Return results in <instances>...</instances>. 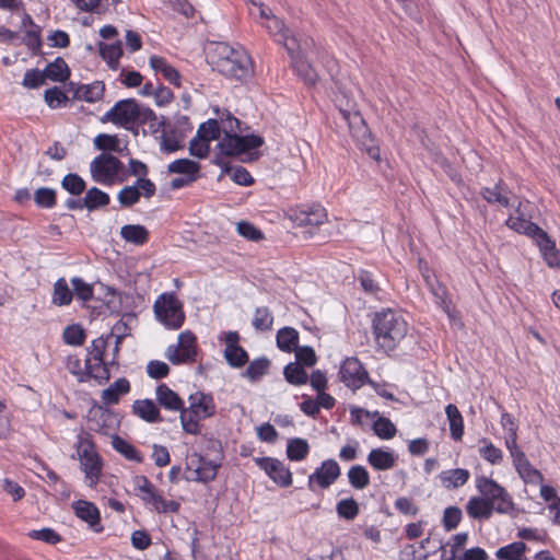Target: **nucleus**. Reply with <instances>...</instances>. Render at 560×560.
<instances>
[{"label":"nucleus","instance_id":"603ef678","mask_svg":"<svg viewBox=\"0 0 560 560\" xmlns=\"http://www.w3.org/2000/svg\"><path fill=\"white\" fill-rule=\"evenodd\" d=\"M61 186L73 196L81 195L86 187L84 179L75 173L67 174L61 180Z\"/></svg>","mask_w":560,"mask_h":560},{"label":"nucleus","instance_id":"09e8293b","mask_svg":"<svg viewBox=\"0 0 560 560\" xmlns=\"http://www.w3.org/2000/svg\"><path fill=\"white\" fill-rule=\"evenodd\" d=\"M253 327L258 331H268L272 328L273 315L267 306H260L255 310L253 316Z\"/></svg>","mask_w":560,"mask_h":560},{"label":"nucleus","instance_id":"8fccbe9b","mask_svg":"<svg viewBox=\"0 0 560 560\" xmlns=\"http://www.w3.org/2000/svg\"><path fill=\"white\" fill-rule=\"evenodd\" d=\"M136 124L148 125L153 132H158L164 125V121L151 108L139 105V115L137 116Z\"/></svg>","mask_w":560,"mask_h":560},{"label":"nucleus","instance_id":"6ab92c4d","mask_svg":"<svg viewBox=\"0 0 560 560\" xmlns=\"http://www.w3.org/2000/svg\"><path fill=\"white\" fill-rule=\"evenodd\" d=\"M340 114L342 118L351 126L352 122H360L362 126L360 130L362 131V147L365 149L366 153L373 160H380V149L375 145L369 144V142H373L371 139V135L368 131L366 126L363 124V120L357 110H352L351 108H340Z\"/></svg>","mask_w":560,"mask_h":560},{"label":"nucleus","instance_id":"864d4df0","mask_svg":"<svg viewBox=\"0 0 560 560\" xmlns=\"http://www.w3.org/2000/svg\"><path fill=\"white\" fill-rule=\"evenodd\" d=\"M109 418L108 412L103 408L92 409L88 416L89 429L95 432H104L106 420Z\"/></svg>","mask_w":560,"mask_h":560},{"label":"nucleus","instance_id":"7c9ffc66","mask_svg":"<svg viewBox=\"0 0 560 560\" xmlns=\"http://www.w3.org/2000/svg\"><path fill=\"white\" fill-rule=\"evenodd\" d=\"M469 471L464 468H455L442 471L440 474V480L442 485L447 489H456L464 486L469 479Z\"/></svg>","mask_w":560,"mask_h":560},{"label":"nucleus","instance_id":"20e7f679","mask_svg":"<svg viewBox=\"0 0 560 560\" xmlns=\"http://www.w3.org/2000/svg\"><path fill=\"white\" fill-rule=\"evenodd\" d=\"M221 121L225 136L219 142V148L223 154L237 156L264 144V139L260 136H238L241 121L232 116L231 113H226V117L221 118Z\"/></svg>","mask_w":560,"mask_h":560},{"label":"nucleus","instance_id":"f03ea898","mask_svg":"<svg viewBox=\"0 0 560 560\" xmlns=\"http://www.w3.org/2000/svg\"><path fill=\"white\" fill-rule=\"evenodd\" d=\"M210 58L215 69L231 80L246 82L254 74L252 58L243 47L217 43L210 52Z\"/></svg>","mask_w":560,"mask_h":560},{"label":"nucleus","instance_id":"6e6552de","mask_svg":"<svg viewBox=\"0 0 560 560\" xmlns=\"http://www.w3.org/2000/svg\"><path fill=\"white\" fill-rule=\"evenodd\" d=\"M122 167V163L116 156L102 153L91 162L90 172L96 183L112 185Z\"/></svg>","mask_w":560,"mask_h":560},{"label":"nucleus","instance_id":"4468645a","mask_svg":"<svg viewBox=\"0 0 560 560\" xmlns=\"http://www.w3.org/2000/svg\"><path fill=\"white\" fill-rule=\"evenodd\" d=\"M254 462L280 487L287 488L292 485V474L281 460L272 457H256Z\"/></svg>","mask_w":560,"mask_h":560},{"label":"nucleus","instance_id":"0e129e2a","mask_svg":"<svg viewBox=\"0 0 560 560\" xmlns=\"http://www.w3.org/2000/svg\"><path fill=\"white\" fill-rule=\"evenodd\" d=\"M462 510L457 506H448L443 513V526L446 530L455 529L462 521Z\"/></svg>","mask_w":560,"mask_h":560},{"label":"nucleus","instance_id":"ea45409f","mask_svg":"<svg viewBox=\"0 0 560 560\" xmlns=\"http://www.w3.org/2000/svg\"><path fill=\"white\" fill-rule=\"evenodd\" d=\"M310 453V444L305 439H290L287 444V456L290 460L300 462Z\"/></svg>","mask_w":560,"mask_h":560},{"label":"nucleus","instance_id":"13d9d810","mask_svg":"<svg viewBox=\"0 0 560 560\" xmlns=\"http://www.w3.org/2000/svg\"><path fill=\"white\" fill-rule=\"evenodd\" d=\"M180 411V422L185 432L189 434H199L200 433V417L194 415L189 409L183 407Z\"/></svg>","mask_w":560,"mask_h":560},{"label":"nucleus","instance_id":"f257e3e1","mask_svg":"<svg viewBox=\"0 0 560 560\" xmlns=\"http://www.w3.org/2000/svg\"><path fill=\"white\" fill-rule=\"evenodd\" d=\"M479 495L471 497L466 504V512L472 520L488 521L494 512L513 515L516 505L511 494L492 478L477 476L475 479Z\"/></svg>","mask_w":560,"mask_h":560},{"label":"nucleus","instance_id":"e2e57ef3","mask_svg":"<svg viewBox=\"0 0 560 560\" xmlns=\"http://www.w3.org/2000/svg\"><path fill=\"white\" fill-rule=\"evenodd\" d=\"M63 341L71 346H82L85 340V331L80 325L67 326L63 330Z\"/></svg>","mask_w":560,"mask_h":560},{"label":"nucleus","instance_id":"c85d7f7f","mask_svg":"<svg viewBox=\"0 0 560 560\" xmlns=\"http://www.w3.org/2000/svg\"><path fill=\"white\" fill-rule=\"evenodd\" d=\"M112 365L107 360L102 362L91 361V359L85 360V369H86V381L93 378L97 382L98 385H103L110 378L109 368Z\"/></svg>","mask_w":560,"mask_h":560},{"label":"nucleus","instance_id":"de8ad7c7","mask_svg":"<svg viewBox=\"0 0 560 560\" xmlns=\"http://www.w3.org/2000/svg\"><path fill=\"white\" fill-rule=\"evenodd\" d=\"M100 55L107 61L112 69L116 70L118 67V60L122 55L120 42L109 45L100 43Z\"/></svg>","mask_w":560,"mask_h":560},{"label":"nucleus","instance_id":"49530a36","mask_svg":"<svg viewBox=\"0 0 560 560\" xmlns=\"http://www.w3.org/2000/svg\"><path fill=\"white\" fill-rule=\"evenodd\" d=\"M73 292L70 290L65 278H59L54 284L52 303L57 306L69 305Z\"/></svg>","mask_w":560,"mask_h":560},{"label":"nucleus","instance_id":"79ce46f5","mask_svg":"<svg viewBox=\"0 0 560 560\" xmlns=\"http://www.w3.org/2000/svg\"><path fill=\"white\" fill-rule=\"evenodd\" d=\"M114 338V334L109 332L106 337L101 336L94 339L91 342V346L88 348L89 357L86 359H91V361L102 362L107 360L105 358L106 348L109 345V341Z\"/></svg>","mask_w":560,"mask_h":560},{"label":"nucleus","instance_id":"680f3d73","mask_svg":"<svg viewBox=\"0 0 560 560\" xmlns=\"http://www.w3.org/2000/svg\"><path fill=\"white\" fill-rule=\"evenodd\" d=\"M34 201L40 208H52L57 202L55 189L47 187L38 188L34 194Z\"/></svg>","mask_w":560,"mask_h":560},{"label":"nucleus","instance_id":"338daca9","mask_svg":"<svg viewBox=\"0 0 560 560\" xmlns=\"http://www.w3.org/2000/svg\"><path fill=\"white\" fill-rule=\"evenodd\" d=\"M73 291L78 299L88 302L93 298V287L86 283L81 278L74 277L71 279Z\"/></svg>","mask_w":560,"mask_h":560},{"label":"nucleus","instance_id":"cd10ccee","mask_svg":"<svg viewBox=\"0 0 560 560\" xmlns=\"http://www.w3.org/2000/svg\"><path fill=\"white\" fill-rule=\"evenodd\" d=\"M130 392V383L127 378L121 377L116 380L107 388L103 389L101 398L105 405H115L119 401L122 395Z\"/></svg>","mask_w":560,"mask_h":560},{"label":"nucleus","instance_id":"7ed1b4c3","mask_svg":"<svg viewBox=\"0 0 560 560\" xmlns=\"http://www.w3.org/2000/svg\"><path fill=\"white\" fill-rule=\"evenodd\" d=\"M408 324L404 316L395 311L386 310L376 313L373 318L375 340L384 350H393L406 337Z\"/></svg>","mask_w":560,"mask_h":560},{"label":"nucleus","instance_id":"a19ab883","mask_svg":"<svg viewBox=\"0 0 560 560\" xmlns=\"http://www.w3.org/2000/svg\"><path fill=\"white\" fill-rule=\"evenodd\" d=\"M478 452L491 465H500L503 460L502 451L486 438L479 441Z\"/></svg>","mask_w":560,"mask_h":560},{"label":"nucleus","instance_id":"4d7b16f0","mask_svg":"<svg viewBox=\"0 0 560 560\" xmlns=\"http://www.w3.org/2000/svg\"><path fill=\"white\" fill-rule=\"evenodd\" d=\"M373 431L380 439L389 440L396 435L397 429L388 418L380 417L373 423Z\"/></svg>","mask_w":560,"mask_h":560},{"label":"nucleus","instance_id":"bf43d9fd","mask_svg":"<svg viewBox=\"0 0 560 560\" xmlns=\"http://www.w3.org/2000/svg\"><path fill=\"white\" fill-rule=\"evenodd\" d=\"M196 137L210 144V141L220 137V128L218 121L215 119H209L208 121L201 124L198 128Z\"/></svg>","mask_w":560,"mask_h":560},{"label":"nucleus","instance_id":"f3484780","mask_svg":"<svg viewBox=\"0 0 560 560\" xmlns=\"http://www.w3.org/2000/svg\"><path fill=\"white\" fill-rule=\"evenodd\" d=\"M270 35L277 37V42L281 43L289 54H292L299 49L300 43L295 36L290 35V31L285 27L282 20L276 15L271 16L270 20L261 24Z\"/></svg>","mask_w":560,"mask_h":560},{"label":"nucleus","instance_id":"a878e982","mask_svg":"<svg viewBox=\"0 0 560 560\" xmlns=\"http://www.w3.org/2000/svg\"><path fill=\"white\" fill-rule=\"evenodd\" d=\"M149 63L156 73H161L171 84H174L177 88L180 86L179 72L171 66L165 58L161 56H151Z\"/></svg>","mask_w":560,"mask_h":560},{"label":"nucleus","instance_id":"dca6fc26","mask_svg":"<svg viewBox=\"0 0 560 560\" xmlns=\"http://www.w3.org/2000/svg\"><path fill=\"white\" fill-rule=\"evenodd\" d=\"M291 221L300 228L319 226L327 220L326 210L319 205L293 210L290 214Z\"/></svg>","mask_w":560,"mask_h":560},{"label":"nucleus","instance_id":"9d476101","mask_svg":"<svg viewBox=\"0 0 560 560\" xmlns=\"http://www.w3.org/2000/svg\"><path fill=\"white\" fill-rule=\"evenodd\" d=\"M139 104L133 98L118 101L101 118L102 122H112L116 126L129 128L137 121Z\"/></svg>","mask_w":560,"mask_h":560},{"label":"nucleus","instance_id":"ddd939ff","mask_svg":"<svg viewBox=\"0 0 560 560\" xmlns=\"http://www.w3.org/2000/svg\"><path fill=\"white\" fill-rule=\"evenodd\" d=\"M341 474L340 467L335 459L324 460L313 474L308 476V489L315 491V488H329L339 478Z\"/></svg>","mask_w":560,"mask_h":560},{"label":"nucleus","instance_id":"c9c22d12","mask_svg":"<svg viewBox=\"0 0 560 560\" xmlns=\"http://www.w3.org/2000/svg\"><path fill=\"white\" fill-rule=\"evenodd\" d=\"M121 237L135 245H143L148 242L149 232L143 225L126 224L120 229Z\"/></svg>","mask_w":560,"mask_h":560},{"label":"nucleus","instance_id":"a18cd8bd","mask_svg":"<svg viewBox=\"0 0 560 560\" xmlns=\"http://www.w3.org/2000/svg\"><path fill=\"white\" fill-rule=\"evenodd\" d=\"M109 200L108 194L97 187H92L86 191L83 203L88 210L93 211L107 206Z\"/></svg>","mask_w":560,"mask_h":560},{"label":"nucleus","instance_id":"58836bf2","mask_svg":"<svg viewBox=\"0 0 560 560\" xmlns=\"http://www.w3.org/2000/svg\"><path fill=\"white\" fill-rule=\"evenodd\" d=\"M168 173L183 174L185 176H197L199 177L200 164L198 162L188 159H178L173 161L167 166Z\"/></svg>","mask_w":560,"mask_h":560},{"label":"nucleus","instance_id":"b1692460","mask_svg":"<svg viewBox=\"0 0 560 560\" xmlns=\"http://www.w3.org/2000/svg\"><path fill=\"white\" fill-rule=\"evenodd\" d=\"M536 244L549 267L556 268L560 266V250L557 249L556 243L549 237L547 232L540 233Z\"/></svg>","mask_w":560,"mask_h":560},{"label":"nucleus","instance_id":"4c0bfd02","mask_svg":"<svg viewBox=\"0 0 560 560\" xmlns=\"http://www.w3.org/2000/svg\"><path fill=\"white\" fill-rule=\"evenodd\" d=\"M299 332L292 327H283L277 332V346L282 351L292 352L298 348Z\"/></svg>","mask_w":560,"mask_h":560},{"label":"nucleus","instance_id":"5701e85b","mask_svg":"<svg viewBox=\"0 0 560 560\" xmlns=\"http://www.w3.org/2000/svg\"><path fill=\"white\" fill-rule=\"evenodd\" d=\"M505 224L511 230L524 234L533 238L535 242L540 236V233L545 232L537 224L533 223L530 219L527 218L510 215L506 219Z\"/></svg>","mask_w":560,"mask_h":560},{"label":"nucleus","instance_id":"5fc2aeb1","mask_svg":"<svg viewBox=\"0 0 560 560\" xmlns=\"http://www.w3.org/2000/svg\"><path fill=\"white\" fill-rule=\"evenodd\" d=\"M269 360L266 358H259L249 363L245 371V376L250 380L252 382H255L259 380L261 376L267 374L269 369Z\"/></svg>","mask_w":560,"mask_h":560},{"label":"nucleus","instance_id":"37998d69","mask_svg":"<svg viewBox=\"0 0 560 560\" xmlns=\"http://www.w3.org/2000/svg\"><path fill=\"white\" fill-rule=\"evenodd\" d=\"M348 480L352 488L363 490L370 485V474L362 465H353L348 470Z\"/></svg>","mask_w":560,"mask_h":560},{"label":"nucleus","instance_id":"69168bd1","mask_svg":"<svg viewBox=\"0 0 560 560\" xmlns=\"http://www.w3.org/2000/svg\"><path fill=\"white\" fill-rule=\"evenodd\" d=\"M44 98L50 108L60 107L68 101L66 93L60 88L54 86L45 91Z\"/></svg>","mask_w":560,"mask_h":560},{"label":"nucleus","instance_id":"2eb2a0df","mask_svg":"<svg viewBox=\"0 0 560 560\" xmlns=\"http://www.w3.org/2000/svg\"><path fill=\"white\" fill-rule=\"evenodd\" d=\"M140 189L143 196L150 199L155 195L156 187L154 183L148 178H138L132 186H126L118 192V201L122 207H131L137 203L141 197Z\"/></svg>","mask_w":560,"mask_h":560},{"label":"nucleus","instance_id":"f8f14e48","mask_svg":"<svg viewBox=\"0 0 560 560\" xmlns=\"http://www.w3.org/2000/svg\"><path fill=\"white\" fill-rule=\"evenodd\" d=\"M339 380L352 390L361 388L370 381L363 364L354 357L347 358L342 361L339 369Z\"/></svg>","mask_w":560,"mask_h":560},{"label":"nucleus","instance_id":"39448f33","mask_svg":"<svg viewBox=\"0 0 560 560\" xmlns=\"http://www.w3.org/2000/svg\"><path fill=\"white\" fill-rule=\"evenodd\" d=\"M156 318L170 329H178L185 320L183 303L174 293H163L154 302Z\"/></svg>","mask_w":560,"mask_h":560},{"label":"nucleus","instance_id":"c756f323","mask_svg":"<svg viewBox=\"0 0 560 560\" xmlns=\"http://www.w3.org/2000/svg\"><path fill=\"white\" fill-rule=\"evenodd\" d=\"M132 409L135 415L147 422L155 423L162 421L160 410L151 399L136 400Z\"/></svg>","mask_w":560,"mask_h":560},{"label":"nucleus","instance_id":"473e14b6","mask_svg":"<svg viewBox=\"0 0 560 560\" xmlns=\"http://www.w3.org/2000/svg\"><path fill=\"white\" fill-rule=\"evenodd\" d=\"M445 413L450 423L451 436L455 441L462 440L464 434V420L458 408L455 405L450 404L445 407Z\"/></svg>","mask_w":560,"mask_h":560},{"label":"nucleus","instance_id":"f704fd0d","mask_svg":"<svg viewBox=\"0 0 560 560\" xmlns=\"http://www.w3.org/2000/svg\"><path fill=\"white\" fill-rule=\"evenodd\" d=\"M46 79L54 82H65L70 77V69L66 61L58 57L55 61L49 62L44 69Z\"/></svg>","mask_w":560,"mask_h":560},{"label":"nucleus","instance_id":"4be33fe9","mask_svg":"<svg viewBox=\"0 0 560 560\" xmlns=\"http://www.w3.org/2000/svg\"><path fill=\"white\" fill-rule=\"evenodd\" d=\"M397 455L382 447L373 448L366 460L375 470H389L396 466Z\"/></svg>","mask_w":560,"mask_h":560},{"label":"nucleus","instance_id":"1a4fd4ad","mask_svg":"<svg viewBox=\"0 0 560 560\" xmlns=\"http://www.w3.org/2000/svg\"><path fill=\"white\" fill-rule=\"evenodd\" d=\"M165 357L173 364L192 363L197 357V338L190 331L186 330L179 334L177 345L167 347Z\"/></svg>","mask_w":560,"mask_h":560},{"label":"nucleus","instance_id":"2f4dec72","mask_svg":"<svg viewBox=\"0 0 560 560\" xmlns=\"http://www.w3.org/2000/svg\"><path fill=\"white\" fill-rule=\"evenodd\" d=\"M105 92V85L101 81H95L91 84L80 85L74 91V97L89 103L100 101Z\"/></svg>","mask_w":560,"mask_h":560},{"label":"nucleus","instance_id":"9b49d317","mask_svg":"<svg viewBox=\"0 0 560 560\" xmlns=\"http://www.w3.org/2000/svg\"><path fill=\"white\" fill-rule=\"evenodd\" d=\"M137 489L141 492V499L152 505V508L159 513L177 512L179 510V503L173 500H165L151 483V481L140 476L136 479Z\"/></svg>","mask_w":560,"mask_h":560},{"label":"nucleus","instance_id":"412c9836","mask_svg":"<svg viewBox=\"0 0 560 560\" xmlns=\"http://www.w3.org/2000/svg\"><path fill=\"white\" fill-rule=\"evenodd\" d=\"M481 196L487 202L499 205L504 208L512 207L514 205L511 202V196L513 195L502 179L495 183L493 187H483L481 189Z\"/></svg>","mask_w":560,"mask_h":560},{"label":"nucleus","instance_id":"72a5a7b5","mask_svg":"<svg viewBox=\"0 0 560 560\" xmlns=\"http://www.w3.org/2000/svg\"><path fill=\"white\" fill-rule=\"evenodd\" d=\"M300 52L301 46L299 47L298 50L293 52V55L290 54L293 67L299 73V75H301L306 83L314 84L317 81V73L312 68V66L302 58Z\"/></svg>","mask_w":560,"mask_h":560},{"label":"nucleus","instance_id":"e433bc0d","mask_svg":"<svg viewBox=\"0 0 560 560\" xmlns=\"http://www.w3.org/2000/svg\"><path fill=\"white\" fill-rule=\"evenodd\" d=\"M113 448L121 454L126 459L135 463H142L143 455L125 439L114 435L112 439Z\"/></svg>","mask_w":560,"mask_h":560},{"label":"nucleus","instance_id":"aec40b11","mask_svg":"<svg viewBox=\"0 0 560 560\" xmlns=\"http://www.w3.org/2000/svg\"><path fill=\"white\" fill-rule=\"evenodd\" d=\"M74 514L82 521L86 522L94 532H101L100 511L96 505L85 500H78L72 503Z\"/></svg>","mask_w":560,"mask_h":560},{"label":"nucleus","instance_id":"6e6d98bb","mask_svg":"<svg viewBox=\"0 0 560 560\" xmlns=\"http://www.w3.org/2000/svg\"><path fill=\"white\" fill-rule=\"evenodd\" d=\"M94 145L102 151H121L120 141L116 135L100 133L94 138Z\"/></svg>","mask_w":560,"mask_h":560},{"label":"nucleus","instance_id":"393cba45","mask_svg":"<svg viewBox=\"0 0 560 560\" xmlns=\"http://www.w3.org/2000/svg\"><path fill=\"white\" fill-rule=\"evenodd\" d=\"M187 409L201 419H206L214 413L215 406L212 397L202 393H197L189 396V407Z\"/></svg>","mask_w":560,"mask_h":560},{"label":"nucleus","instance_id":"c03bdc74","mask_svg":"<svg viewBox=\"0 0 560 560\" xmlns=\"http://www.w3.org/2000/svg\"><path fill=\"white\" fill-rule=\"evenodd\" d=\"M283 375L289 384L295 386L304 385L308 381V375L304 368L294 362H291L284 366Z\"/></svg>","mask_w":560,"mask_h":560},{"label":"nucleus","instance_id":"0eeeda50","mask_svg":"<svg viewBox=\"0 0 560 560\" xmlns=\"http://www.w3.org/2000/svg\"><path fill=\"white\" fill-rule=\"evenodd\" d=\"M219 468V463L210 460L198 453H192L186 458L184 478L187 481L206 483L212 481L217 477Z\"/></svg>","mask_w":560,"mask_h":560},{"label":"nucleus","instance_id":"bb28decb","mask_svg":"<svg viewBox=\"0 0 560 560\" xmlns=\"http://www.w3.org/2000/svg\"><path fill=\"white\" fill-rule=\"evenodd\" d=\"M156 400L160 406L171 411H179L184 407L183 399L165 384L156 387Z\"/></svg>","mask_w":560,"mask_h":560},{"label":"nucleus","instance_id":"423d86ee","mask_svg":"<svg viewBox=\"0 0 560 560\" xmlns=\"http://www.w3.org/2000/svg\"><path fill=\"white\" fill-rule=\"evenodd\" d=\"M78 456L81 469L85 475L86 485L91 488L95 487L100 480L103 464L94 444L89 440H80Z\"/></svg>","mask_w":560,"mask_h":560},{"label":"nucleus","instance_id":"052dcab7","mask_svg":"<svg viewBox=\"0 0 560 560\" xmlns=\"http://www.w3.org/2000/svg\"><path fill=\"white\" fill-rule=\"evenodd\" d=\"M526 550V545L522 541H515L497 550V557L500 560H514L523 556Z\"/></svg>","mask_w":560,"mask_h":560},{"label":"nucleus","instance_id":"a211bd4d","mask_svg":"<svg viewBox=\"0 0 560 560\" xmlns=\"http://www.w3.org/2000/svg\"><path fill=\"white\" fill-rule=\"evenodd\" d=\"M238 340L240 336L236 331H229L224 336V341L226 345L224 350V358L233 368H242L248 361L247 352L237 345Z\"/></svg>","mask_w":560,"mask_h":560},{"label":"nucleus","instance_id":"774afa93","mask_svg":"<svg viewBox=\"0 0 560 560\" xmlns=\"http://www.w3.org/2000/svg\"><path fill=\"white\" fill-rule=\"evenodd\" d=\"M236 230L240 235L249 241H260L264 238L262 232L257 229L254 224L247 221H241L237 223Z\"/></svg>","mask_w":560,"mask_h":560},{"label":"nucleus","instance_id":"3c124183","mask_svg":"<svg viewBox=\"0 0 560 560\" xmlns=\"http://www.w3.org/2000/svg\"><path fill=\"white\" fill-rule=\"evenodd\" d=\"M337 514L340 518L354 520L359 514V504L353 498L342 499L337 503Z\"/></svg>","mask_w":560,"mask_h":560}]
</instances>
